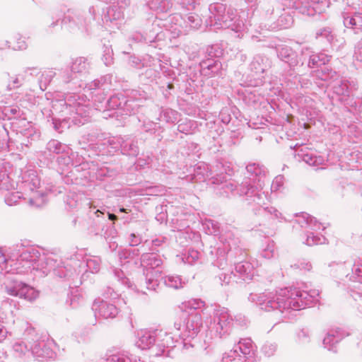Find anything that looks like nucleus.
I'll use <instances>...</instances> for the list:
<instances>
[{
    "instance_id": "1",
    "label": "nucleus",
    "mask_w": 362,
    "mask_h": 362,
    "mask_svg": "<svg viewBox=\"0 0 362 362\" xmlns=\"http://www.w3.org/2000/svg\"><path fill=\"white\" fill-rule=\"evenodd\" d=\"M108 217L112 221H115L117 218V216L113 214H109Z\"/></svg>"
}]
</instances>
